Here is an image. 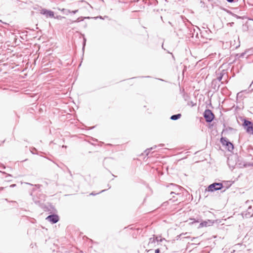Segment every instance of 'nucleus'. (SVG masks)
Segmentation results:
<instances>
[{
	"instance_id": "obj_1",
	"label": "nucleus",
	"mask_w": 253,
	"mask_h": 253,
	"mask_svg": "<svg viewBox=\"0 0 253 253\" xmlns=\"http://www.w3.org/2000/svg\"><path fill=\"white\" fill-rule=\"evenodd\" d=\"M223 188L222 183L214 182L209 185L206 188V190L208 192H213L217 190H221Z\"/></svg>"
},
{
	"instance_id": "obj_2",
	"label": "nucleus",
	"mask_w": 253,
	"mask_h": 253,
	"mask_svg": "<svg viewBox=\"0 0 253 253\" xmlns=\"http://www.w3.org/2000/svg\"><path fill=\"white\" fill-rule=\"evenodd\" d=\"M243 126L248 133L253 134V123L251 121L244 120Z\"/></svg>"
},
{
	"instance_id": "obj_3",
	"label": "nucleus",
	"mask_w": 253,
	"mask_h": 253,
	"mask_svg": "<svg viewBox=\"0 0 253 253\" xmlns=\"http://www.w3.org/2000/svg\"><path fill=\"white\" fill-rule=\"evenodd\" d=\"M204 117L207 123H211L213 120L214 115L211 110L206 109L204 113Z\"/></svg>"
},
{
	"instance_id": "obj_4",
	"label": "nucleus",
	"mask_w": 253,
	"mask_h": 253,
	"mask_svg": "<svg viewBox=\"0 0 253 253\" xmlns=\"http://www.w3.org/2000/svg\"><path fill=\"white\" fill-rule=\"evenodd\" d=\"M46 219L50 221L51 223L54 224L57 223L59 221V218L58 215L55 214H52L48 215L46 218Z\"/></svg>"
},
{
	"instance_id": "obj_5",
	"label": "nucleus",
	"mask_w": 253,
	"mask_h": 253,
	"mask_svg": "<svg viewBox=\"0 0 253 253\" xmlns=\"http://www.w3.org/2000/svg\"><path fill=\"white\" fill-rule=\"evenodd\" d=\"M41 13L50 18H53L54 15L53 11L46 9H42Z\"/></svg>"
},
{
	"instance_id": "obj_6",
	"label": "nucleus",
	"mask_w": 253,
	"mask_h": 253,
	"mask_svg": "<svg viewBox=\"0 0 253 253\" xmlns=\"http://www.w3.org/2000/svg\"><path fill=\"white\" fill-rule=\"evenodd\" d=\"M170 186H171L172 187L171 189L174 190V191H171L170 192L171 195H172L173 194L178 195L179 194L178 191L180 189V187L177 185H176V184H173V183H171L169 186V187H170Z\"/></svg>"
},
{
	"instance_id": "obj_7",
	"label": "nucleus",
	"mask_w": 253,
	"mask_h": 253,
	"mask_svg": "<svg viewBox=\"0 0 253 253\" xmlns=\"http://www.w3.org/2000/svg\"><path fill=\"white\" fill-rule=\"evenodd\" d=\"M181 117V114H177L172 115L170 117V119L172 120L175 121V120H177L180 119Z\"/></svg>"
},
{
	"instance_id": "obj_8",
	"label": "nucleus",
	"mask_w": 253,
	"mask_h": 253,
	"mask_svg": "<svg viewBox=\"0 0 253 253\" xmlns=\"http://www.w3.org/2000/svg\"><path fill=\"white\" fill-rule=\"evenodd\" d=\"M220 142L223 145H226L229 142V141L226 138L222 137L220 138Z\"/></svg>"
},
{
	"instance_id": "obj_9",
	"label": "nucleus",
	"mask_w": 253,
	"mask_h": 253,
	"mask_svg": "<svg viewBox=\"0 0 253 253\" xmlns=\"http://www.w3.org/2000/svg\"><path fill=\"white\" fill-rule=\"evenodd\" d=\"M226 146H227V149L229 151H231L234 149L233 144L230 141Z\"/></svg>"
},
{
	"instance_id": "obj_10",
	"label": "nucleus",
	"mask_w": 253,
	"mask_h": 253,
	"mask_svg": "<svg viewBox=\"0 0 253 253\" xmlns=\"http://www.w3.org/2000/svg\"><path fill=\"white\" fill-rule=\"evenodd\" d=\"M84 18H86V17H79L76 20L73 21L72 23H78V22H80L81 21H83Z\"/></svg>"
},
{
	"instance_id": "obj_11",
	"label": "nucleus",
	"mask_w": 253,
	"mask_h": 253,
	"mask_svg": "<svg viewBox=\"0 0 253 253\" xmlns=\"http://www.w3.org/2000/svg\"><path fill=\"white\" fill-rule=\"evenodd\" d=\"M33 200H34V202L35 203V204H36L37 205H40L41 204V200H37L35 197L33 198Z\"/></svg>"
},
{
	"instance_id": "obj_12",
	"label": "nucleus",
	"mask_w": 253,
	"mask_h": 253,
	"mask_svg": "<svg viewBox=\"0 0 253 253\" xmlns=\"http://www.w3.org/2000/svg\"><path fill=\"white\" fill-rule=\"evenodd\" d=\"M234 130V128H233L229 126V127H227L225 129H223V132L227 131L228 130Z\"/></svg>"
},
{
	"instance_id": "obj_13",
	"label": "nucleus",
	"mask_w": 253,
	"mask_h": 253,
	"mask_svg": "<svg viewBox=\"0 0 253 253\" xmlns=\"http://www.w3.org/2000/svg\"><path fill=\"white\" fill-rule=\"evenodd\" d=\"M67 11H68V13L76 14L78 11V10H73V11H70V10H68Z\"/></svg>"
},
{
	"instance_id": "obj_14",
	"label": "nucleus",
	"mask_w": 253,
	"mask_h": 253,
	"mask_svg": "<svg viewBox=\"0 0 253 253\" xmlns=\"http://www.w3.org/2000/svg\"><path fill=\"white\" fill-rule=\"evenodd\" d=\"M155 242V239L154 238H150L149 239V243H153Z\"/></svg>"
},
{
	"instance_id": "obj_15",
	"label": "nucleus",
	"mask_w": 253,
	"mask_h": 253,
	"mask_svg": "<svg viewBox=\"0 0 253 253\" xmlns=\"http://www.w3.org/2000/svg\"><path fill=\"white\" fill-rule=\"evenodd\" d=\"M106 191V190H105V189L99 192V193H102V192H104V191ZM98 194H99V193H98ZM97 193H94L93 192H92L91 193H90V195H93V196L96 195H97Z\"/></svg>"
},
{
	"instance_id": "obj_16",
	"label": "nucleus",
	"mask_w": 253,
	"mask_h": 253,
	"mask_svg": "<svg viewBox=\"0 0 253 253\" xmlns=\"http://www.w3.org/2000/svg\"><path fill=\"white\" fill-rule=\"evenodd\" d=\"M222 77H223V75L220 74V75L219 77H217V80H218V81H219V82H220V81H221V80H222Z\"/></svg>"
},
{
	"instance_id": "obj_17",
	"label": "nucleus",
	"mask_w": 253,
	"mask_h": 253,
	"mask_svg": "<svg viewBox=\"0 0 253 253\" xmlns=\"http://www.w3.org/2000/svg\"><path fill=\"white\" fill-rule=\"evenodd\" d=\"M85 42H86V39L84 38L83 47V50L84 49V46L85 45Z\"/></svg>"
},
{
	"instance_id": "obj_18",
	"label": "nucleus",
	"mask_w": 253,
	"mask_h": 253,
	"mask_svg": "<svg viewBox=\"0 0 253 253\" xmlns=\"http://www.w3.org/2000/svg\"><path fill=\"white\" fill-rule=\"evenodd\" d=\"M249 88H250L251 89V90H253V81L250 84Z\"/></svg>"
},
{
	"instance_id": "obj_19",
	"label": "nucleus",
	"mask_w": 253,
	"mask_h": 253,
	"mask_svg": "<svg viewBox=\"0 0 253 253\" xmlns=\"http://www.w3.org/2000/svg\"><path fill=\"white\" fill-rule=\"evenodd\" d=\"M67 10H68V9H65V8H63L62 9V11H63L64 13H66V14H67V13H68V11Z\"/></svg>"
},
{
	"instance_id": "obj_20",
	"label": "nucleus",
	"mask_w": 253,
	"mask_h": 253,
	"mask_svg": "<svg viewBox=\"0 0 253 253\" xmlns=\"http://www.w3.org/2000/svg\"><path fill=\"white\" fill-rule=\"evenodd\" d=\"M160 253V251L159 249H156L155 251V253Z\"/></svg>"
},
{
	"instance_id": "obj_21",
	"label": "nucleus",
	"mask_w": 253,
	"mask_h": 253,
	"mask_svg": "<svg viewBox=\"0 0 253 253\" xmlns=\"http://www.w3.org/2000/svg\"><path fill=\"white\" fill-rule=\"evenodd\" d=\"M235 0H226V1L228 2L231 3L234 1Z\"/></svg>"
},
{
	"instance_id": "obj_22",
	"label": "nucleus",
	"mask_w": 253,
	"mask_h": 253,
	"mask_svg": "<svg viewBox=\"0 0 253 253\" xmlns=\"http://www.w3.org/2000/svg\"><path fill=\"white\" fill-rule=\"evenodd\" d=\"M8 177H12V175L10 174H6V178H8Z\"/></svg>"
},
{
	"instance_id": "obj_23",
	"label": "nucleus",
	"mask_w": 253,
	"mask_h": 253,
	"mask_svg": "<svg viewBox=\"0 0 253 253\" xmlns=\"http://www.w3.org/2000/svg\"><path fill=\"white\" fill-rule=\"evenodd\" d=\"M16 186V184H12L10 186V187H14Z\"/></svg>"
},
{
	"instance_id": "obj_24",
	"label": "nucleus",
	"mask_w": 253,
	"mask_h": 253,
	"mask_svg": "<svg viewBox=\"0 0 253 253\" xmlns=\"http://www.w3.org/2000/svg\"><path fill=\"white\" fill-rule=\"evenodd\" d=\"M206 223H207V222H204V223L202 222V223H201V225H205L206 226Z\"/></svg>"
},
{
	"instance_id": "obj_25",
	"label": "nucleus",
	"mask_w": 253,
	"mask_h": 253,
	"mask_svg": "<svg viewBox=\"0 0 253 253\" xmlns=\"http://www.w3.org/2000/svg\"><path fill=\"white\" fill-rule=\"evenodd\" d=\"M31 152L33 154H34V150H33V149H32V150H31Z\"/></svg>"
},
{
	"instance_id": "obj_26",
	"label": "nucleus",
	"mask_w": 253,
	"mask_h": 253,
	"mask_svg": "<svg viewBox=\"0 0 253 253\" xmlns=\"http://www.w3.org/2000/svg\"><path fill=\"white\" fill-rule=\"evenodd\" d=\"M230 24L231 26H232V25L234 24V22L230 23Z\"/></svg>"
},
{
	"instance_id": "obj_27",
	"label": "nucleus",
	"mask_w": 253,
	"mask_h": 253,
	"mask_svg": "<svg viewBox=\"0 0 253 253\" xmlns=\"http://www.w3.org/2000/svg\"><path fill=\"white\" fill-rule=\"evenodd\" d=\"M108 187L109 189L111 188V186L109 185V184H108Z\"/></svg>"
},
{
	"instance_id": "obj_28",
	"label": "nucleus",
	"mask_w": 253,
	"mask_h": 253,
	"mask_svg": "<svg viewBox=\"0 0 253 253\" xmlns=\"http://www.w3.org/2000/svg\"><path fill=\"white\" fill-rule=\"evenodd\" d=\"M35 186H36V187H40V185H36Z\"/></svg>"
},
{
	"instance_id": "obj_29",
	"label": "nucleus",
	"mask_w": 253,
	"mask_h": 253,
	"mask_svg": "<svg viewBox=\"0 0 253 253\" xmlns=\"http://www.w3.org/2000/svg\"><path fill=\"white\" fill-rule=\"evenodd\" d=\"M26 184H29V185H32V184H30V183H26Z\"/></svg>"
},
{
	"instance_id": "obj_30",
	"label": "nucleus",
	"mask_w": 253,
	"mask_h": 253,
	"mask_svg": "<svg viewBox=\"0 0 253 253\" xmlns=\"http://www.w3.org/2000/svg\"><path fill=\"white\" fill-rule=\"evenodd\" d=\"M62 147H63V148L66 147V146L63 145V146H62Z\"/></svg>"
},
{
	"instance_id": "obj_31",
	"label": "nucleus",
	"mask_w": 253,
	"mask_h": 253,
	"mask_svg": "<svg viewBox=\"0 0 253 253\" xmlns=\"http://www.w3.org/2000/svg\"><path fill=\"white\" fill-rule=\"evenodd\" d=\"M33 150H35V151H36V149H35V148H33Z\"/></svg>"
},
{
	"instance_id": "obj_32",
	"label": "nucleus",
	"mask_w": 253,
	"mask_h": 253,
	"mask_svg": "<svg viewBox=\"0 0 253 253\" xmlns=\"http://www.w3.org/2000/svg\"><path fill=\"white\" fill-rule=\"evenodd\" d=\"M227 188V187L226 188H225L224 190H223V192H224Z\"/></svg>"
},
{
	"instance_id": "obj_33",
	"label": "nucleus",
	"mask_w": 253,
	"mask_h": 253,
	"mask_svg": "<svg viewBox=\"0 0 253 253\" xmlns=\"http://www.w3.org/2000/svg\"><path fill=\"white\" fill-rule=\"evenodd\" d=\"M7 180L8 181H11V180L9 179H7Z\"/></svg>"
},
{
	"instance_id": "obj_34",
	"label": "nucleus",
	"mask_w": 253,
	"mask_h": 253,
	"mask_svg": "<svg viewBox=\"0 0 253 253\" xmlns=\"http://www.w3.org/2000/svg\"><path fill=\"white\" fill-rule=\"evenodd\" d=\"M3 169H5V166H3Z\"/></svg>"
},
{
	"instance_id": "obj_35",
	"label": "nucleus",
	"mask_w": 253,
	"mask_h": 253,
	"mask_svg": "<svg viewBox=\"0 0 253 253\" xmlns=\"http://www.w3.org/2000/svg\"><path fill=\"white\" fill-rule=\"evenodd\" d=\"M157 240V241H158V240H157V238L155 239V240Z\"/></svg>"
},
{
	"instance_id": "obj_36",
	"label": "nucleus",
	"mask_w": 253,
	"mask_h": 253,
	"mask_svg": "<svg viewBox=\"0 0 253 253\" xmlns=\"http://www.w3.org/2000/svg\"><path fill=\"white\" fill-rule=\"evenodd\" d=\"M3 173L6 174L5 172H2Z\"/></svg>"
}]
</instances>
